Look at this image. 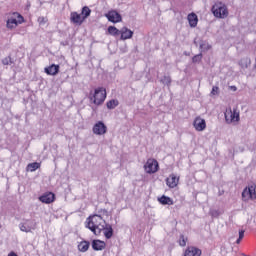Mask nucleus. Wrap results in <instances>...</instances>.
Wrapping results in <instances>:
<instances>
[{
	"instance_id": "0eeeda50",
	"label": "nucleus",
	"mask_w": 256,
	"mask_h": 256,
	"mask_svg": "<svg viewBox=\"0 0 256 256\" xmlns=\"http://www.w3.org/2000/svg\"><path fill=\"white\" fill-rule=\"evenodd\" d=\"M21 23H25V18L19 13H14V16L7 20L6 27L8 29H15Z\"/></svg>"
},
{
	"instance_id": "6e6552de",
	"label": "nucleus",
	"mask_w": 256,
	"mask_h": 256,
	"mask_svg": "<svg viewBox=\"0 0 256 256\" xmlns=\"http://www.w3.org/2000/svg\"><path fill=\"white\" fill-rule=\"evenodd\" d=\"M106 19L110 21V23H121L123 21V17L116 10H110L105 14Z\"/></svg>"
},
{
	"instance_id": "f704fd0d",
	"label": "nucleus",
	"mask_w": 256,
	"mask_h": 256,
	"mask_svg": "<svg viewBox=\"0 0 256 256\" xmlns=\"http://www.w3.org/2000/svg\"><path fill=\"white\" fill-rule=\"evenodd\" d=\"M231 89H232L233 91H237V87H235V86H231Z\"/></svg>"
},
{
	"instance_id": "f03ea898",
	"label": "nucleus",
	"mask_w": 256,
	"mask_h": 256,
	"mask_svg": "<svg viewBox=\"0 0 256 256\" xmlns=\"http://www.w3.org/2000/svg\"><path fill=\"white\" fill-rule=\"evenodd\" d=\"M90 103L94 105H103L107 99V89L105 87H97L94 90H91L88 95Z\"/></svg>"
},
{
	"instance_id": "ddd939ff",
	"label": "nucleus",
	"mask_w": 256,
	"mask_h": 256,
	"mask_svg": "<svg viewBox=\"0 0 256 256\" xmlns=\"http://www.w3.org/2000/svg\"><path fill=\"white\" fill-rule=\"evenodd\" d=\"M203 251L195 246H188L184 251V256H201Z\"/></svg>"
},
{
	"instance_id": "58836bf2",
	"label": "nucleus",
	"mask_w": 256,
	"mask_h": 256,
	"mask_svg": "<svg viewBox=\"0 0 256 256\" xmlns=\"http://www.w3.org/2000/svg\"><path fill=\"white\" fill-rule=\"evenodd\" d=\"M35 227H36V224H34V227H33V229H35Z\"/></svg>"
},
{
	"instance_id": "2f4dec72",
	"label": "nucleus",
	"mask_w": 256,
	"mask_h": 256,
	"mask_svg": "<svg viewBox=\"0 0 256 256\" xmlns=\"http://www.w3.org/2000/svg\"><path fill=\"white\" fill-rule=\"evenodd\" d=\"M210 95H219V86H213Z\"/></svg>"
},
{
	"instance_id": "4c0bfd02",
	"label": "nucleus",
	"mask_w": 256,
	"mask_h": 256,
	"mask_svg": "<svg viewBox=\"0 0 256 256\" xmlns=\"http://www.w3.org/2000/svg\"><path fill=\"white\" fill-rule=\"evenodd\" d=\"M3 64L4 65H9V63H7V61L3 60Z\"/></svg>"
},
{
	"instance_id": "a211bd4d",
	"label": "nucleus",
	"mask_w": 256,
	"mask_h": 256,
	"mask_svg": "<svg viewBox=\"0 0 256 256\" xmlns=\"http://www.w3.org/2000/svg\"><path fill=\"white\" fill-rule=\"evenodd\" d=\"M107 247V244L103 240H93L92 241V249L94 251H103Z\"/></svg>"
},
{
	"instance_id": "412c9836",
	"label": "nucleus",
	"mask_w": 256,
	"mask_h": 256,
	"mask_svg": "<svg viewBox=\"0 0 256 256\" xmlns=\"http://www.w3.org/2000/svg\"><path fill=\"white\" fill-rule=\"evenodd\" d=\"M159 203H161V205H173V199H171V197L169 196H161L160 198H158Z\"/></svg>"
},
{
	"instance_id": "e433bc0d",
	"label": "nucleus",
	"mask_w": 256,
	"mask_h": 256,
	"mask_svg": "<svg viewBox=\"0 0 256 256\" xmlns=\"http://www.w3.org/2000/svg\"><path fill=\"white\" fill-rule=\"evenodd\" d=\"M3 64L4 65H9V63H7V61L3 60Z\"/></svg>"
},
{
	"instance_id": "c85d7f7f",
	"label": "nucleus",
	"mask_w": 256,
	"mask_h": 256,
	"mask_svg": "<svg viewBox=\"0 0 256 256\" xmlns=\"http://www.w3.org/2000/svg\"><path fill=\"white\" fill-rule=\"evenodd\" d=\"M31 227L25 225V224H22L20 226V231H23L24 233H31Z\"/></svg>"
},
{
	"instance_id": "1a4fd4ad",
	"label": "nucleus",
	"mask_w": 256,
	"mask_h": 256,
	"mask_svg": "<svg viewBox=\"0 0 256 256\" xmlns=\"http://www.w3.org/2000/svg\"><path fill=\"white\" fill-rule=\"evenodd\" d=\"M193 127L195 131H205V129H207V122L205 119L201 118V116H198L194 119Z\"/></svg>"
},
{
	"instance_id": "473e14b6",
	"label": "nucleus",
	"mask_w": 256,
	"mask_h": 256,
	"mask_svg": "<svg viewBox=\"0 0 256 256\" xmlns=\"http://www.w3.org/2000/svg\"><path fill=\"white\" fill-rule=\"evenodd\" d=\"M210 215L211 217H219V215H221V212H219V210H212L210 211Z\"/></svg>"
},
{
	"instance_id": "f8f14e48",
	"label": "nucleus",
	"mask_w": 256,
	"mask_h": 256,
	"mask_svg": "<svg viewBox=\"0 0 256 256\" xmlns=\"http://www.w3.org/2000/svg\"><path fill=\"white\" fill-rule=\"evenodd\" d=\"M39 201H41V203L49 205L55 201V194L53 192H46L39 197Z\"/></svg>"
},
{
	"instance_id": "b1692460",
	"label": "nucleus",
	"mask_w": 256,
	"mask_h": 256,
	"mask_svg": "<svg viewBox=\"0 0 256 256\" xmlns=\"http://www.w3.org/2000/svg\"><path fill=\"white\" fill-rule=\"evenodd\" d=\"M81 15L84 20L87 19V17L91 15V8L88 6H84L81 10Z\"/></svg>"
},
{
	"instance_id": "a878e982",
	"label": "nucleus",
	"mask_w": 256,
	"mask_h": 256,
	"mask_svg": "<svg viewBox=\"0 0 256 256\" xmlns=\"http://www.w3.org/2000/svg\"><path fill=\"white\" fill-rule=\"evenodd\" d=\"M187 241H188V239L185 237V235H183V234L180 235V238H179V241H178L180 247H186Z\"/></svg>"
},
{
	"instance_id": "4468645a",
	"label": "nucleus",
	"mask_w": 256,
	"mask_h": 256,
	"mask_svg": "<svg viewBox=\"0 0 256 256\" xmlns=\"http://www.w3.org/2000/svg\"><path fill=\"white\" fill-rule=\"evenodd\" d=\"M70 21L71 23H74V25H83V23L85 22V19L79 13L71 12Z\"/></svg>"
},
{
	"instance_id": "bb28decb",
	"label": "nucleus",
	"mask_w": 256,
	"mask_h": 256,
	"mask_svg": "<svg viewBox=\"0 0 256 256\" xmlns=\"http://www.w3.org/2000/svg\"><path fill=\"white\" fill-rule=\"evenodd\" d=\"M201 59H203V54L195 55L192 58V63H201Z\"/></svg>"
},
{
	"instance_id": "f3484780",
	"label": "nucleus",
	"mask_w": 256,
	"mask_h": 256,
	"mask_svg": "<svg viewBox=\"0 0 256 256\" xmlns=\"http://www.w3.org/2000/svg\"><path fill=\"white\" fill-rule=\"evenodd\" d=\"M105 239H111L113 237V226L109 223H105L102 229Z\"/></svg>"
},
{
	"instance_id": "4be33fe9",
	"label": "nucleus",
	"mask_w": 256,
	"mask_h": 256,
	"mask_svg": "<svg viewBox=\"0 0 256 256\" xmlns=\"http://www.w3.org/2000/svg\"><path fill=\"white\" fill-rule=\"evenodd\" d=\"M40 168H41V163L33 162L27 165L26 171H30L31 173H33V171H37V169H40Z\"/></svg>"
},
{
	"instance_id": "423d86ee",
	"label": "nucleus",
	"mask_w": 256,
	"mask_h": 256,
	"mask_svg": "<svg viewBox=\"0 0 256 256\" xmlns=\"http://www.w3.org/2000/svg\"><path fill=\"white\" fill-rule=\"evenodd\" d=\"M256 199V185L252 184L246 187L242 192V200L247 201H255Z\"/></svg>"
},
{
	"instance_id": "5701e85b",
	"label": "nucleus",
	"mask_w": 256,
	"mask_h": 256,
	"mask_svg": "<svg viewBox=\"0 0 256 256\" xmlns=\"http://www.w3.org/2000/svg\"><path fill=\"white\" fill-rule=\"evenodd\" d=\"M108 33H109V35H112L113 37H117L118 35H121V30L117 29V27H115V26H109Z\"/></svg>"
},
{
	"instance_id": "f257e3e1",
	"label": "nucleus",
	"mask_w": 256,
	"mask_h": 256,
	"mask_svg": "<svg viewBox=\"0 0 256 256\" xmlns=\"http://www.w3.org/2000/svg\"><path fill=\"white\" fill-rule=\"evenodd\" d=\"M107 223L101 215H91L86 219V228L90 229L94 235L99 236L103 233V227Z\"/></svg>"
},
{
	"instance_id": "39448f33",
	"label": "nucleus",
	"mask_w": 256,
	"mask_h": 256,
	"mask_svg": "<svg viewBox=\"0 0 256 256\" xmlns=\"http://www.w3.org/2000/svg\"><path fill=\"white\" fill-rule=\"evenodd\" d=\"M144 171L148 175H153L159 171V162L154 158H149L144 164Z\"/></svg>"
},
{
	"instance_id": "c756f323",
	"label": "nucleus",
	"mask_w": 256,
	"mask_h": 256,
	"mask_svg": "<svg viewBox=\"0 0 256 256\" xmlns=\"http://www.w3.org/2000/svg\"><path fill=\"white\" fill-rule=\"evenodd\" d=\"M200 49L202 51H209V49H211V45H209L208 43H202L200 44Z\"/></svg>"
},
{
	"instance_id": "9d476101",
	"label": "nucleus",
	"mask_w": 256,
	"mask_h": 256,
	"mask_svg": "<svg viewBox=\"0 0 256 256\" xmlns=\"http://www.w3.org/2000/svg\"><path fill=\"white\" fill-rule=\"evenodd\" d=\"M92 131L94 135H105L107 133V126L102 121H98L94 124Z\"/></svg>"
},
{
	"instance_id": "20e7f679",
	"label": "nucleus",
	"mask_w": 256,
	"mask_h": 256,
	"mask_svg": "<svg viewBox=\"0 0 256 256\" xmlns=\"http://www.w3.org/2000/svg\"><path fill=\"white\" fill-rule=\"evenodd\" d=\"M224 117L228 125L239 123L240 121V114L237 108L231 109V107H228L224 113Z\"/></svg>"
},
{
	"instance_id": "72a5a7b5",
	"label": "nucleus",
	"mask_w": 256,
	"mask_h": 256,
	"mask_svg": "<svg viewBox=\"0 0 256 256\" xmlns=\"http://www.w3.org/2000/svg\"><path fill=\"white\" fill-rule=\"evenodd\" d=\"M8 256H17V254L15 252H10Z\"/></svg>"
},
{
	"instance_id": "aec40b11",
	"label": "nucleus",
	"mask_w": 256,
	"mask_h": 256,
	"mask_svg": "<svg viewBox=\"0 0 256 256\" xmlns=\"http://www.w3.org/2000/svg\"><path fill=\"white\" fill-rule=\"evenodd\" d=\"M90 245L91 243H89V241L83 240L78 244V251L81 253H87V251H89Z\"/></svg>"
},
{
	"instance_id": "7c9ffc66",
	"label": "nucleus",
	"mask_w": 256,
	"mask_h": 256,
	"mask_svg": "<svg viewBox=\"0 0 256 256\" xmlns=\"http://www.w3.org/2000/svg\"><path fill=\"white\" fill-rule=\"evenodd\" d=\"M243 237H245V230H240L239 231V238L236 240V243L240 244Z\"/></svg>"
},
{
	"instance_id": "6ab92c4d",
	"label": "nucleus",
	"mask_w": 256,
	"mask_h": 256,
	"mask_svg": "<svg viewBox=\"0 0 256 256\" xmlns=\"http://www.w3.org/2000/svg\"><path fill=\"white\" fill-rule=\"evenodd\" d=\"M120 35H121V39L122 41H126V39H131V37H133V31L129 30V28L127 27H123L120 30Z\"/></svg>"
},
{
	"instance_id": "dca6fc26",
	"label": "nucleus",
	"mask_w": 256,
	"mask_h": 256,
	"mask_svg": "<svg viewBox=\"0 0 256 256\" xmlns=\"http://www.w3.org/2000/svg\"><path fill=\"white\" fill-rule=\"evenodd\" d=\"M59 65L57 64H52L46 68H44L45 74L46 75H51L53 77H55V75H57L59 73Z\"/></svg>"
},
{
	"instance_id": "cd10ccee",
	"label": "nucleus",
	"mask_w": 256,
	"mask_h": 256,
	"mask_svg": "<svg viewBox=\"0 0 256 256\" xmlns=\"http://www.w3.org/2000/svg\"><path fill=\"white\" fill-rule=\"evenodd\" d=\"M39 25H45V23H47L49 21V19L45 16H40L37 19Z\"/></svg>"
},
{
	"instance_id": "7ed1b4c3",
	"label": "nucleus",
	"mask_w": 256,
	"mask_h": 256,
	"mask_svg": "<svg viewBox=\"0 0 256 256\" xmlns=\"http://www.w3.org/2000/svg\"><path fill=\"white\" fill-rule=\"evenodd\" d=\"M211 11L217 19H227L229 17V9L223 2H216L212 6Z\"/></svg>"
},
{
	"instance_id": "2eb2a0df",
	"label": "nucleus",
	"mask_w": 256,
	"mask_h": 256,
	"mask_svg": "<svg viewBox=\"0 0 256 256\" xmlns=\"http://www.w3.org/2000/svg\"><path fill=\"white\" fill-rule=\"evenodd\" d=\"M187 21L189 23V26L192 29H195V27H197V25L199 23V17L197 16V14H195V12H192V13L188 14Z\"/></svg>"
},
{
	"instance_id": "393cba45",
	"label": "nucleus",
	"mask_w": 256,
	"mask_h": 256,
	"mask_svg": "<svg viewBox=\"0 0 256 256\" xmlns=\"http://www.w3.org/2000/svg\"><path fill=\"white\" fill-rule=\"evenodd\" d=\"M119 105V100L112 99L106 103L107 109H115Z\"/></svg>"
},
{
	"instance_id": "9b49d317",
	"label": "nucleus",
	"mask_w": 256,
	"mask_h": 256,
	"mask_svg": "<svg viewBox=\"0 0 256 256\" xmlns=\"http://www.w3.org/2000/svg\"><path fill=\"white\" fill-rule=\"evenodd\" d=\"M166 185L169 189H175V187L179 185V177L175 174H170L169 177L166 178Z\"/></svg>"
},
{
	"instance_id": "c9c22d12",
	"label": "nucleus",
	"mask_w": 256,
	"mask_h": 256,
	"mask_svg": "<svg viewBox=\"0 0 256 256\" xmlns=\"http://www.w3.org/2000/svg\"><path fill=\"white\" fill-rule=\"evenodd\" d=\"M166 79H167L168 83H171V78L170 77H167Z\"/></svg>"
}]
</instances>
